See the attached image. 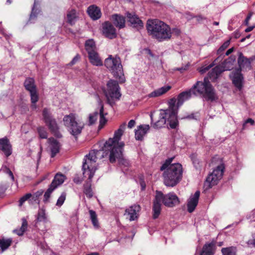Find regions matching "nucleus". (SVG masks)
<instances>
[{
	"label": "nucleus",
	"mask_w": 255,
	"mask_h": 255,
	"mask_svg": "<svg viewBox=\"0 0 255 255\" xmlns=\"http://www.w3.org/2000/svg\"><path fill=\"white\" fill-rule=\"evenodd\" d=\"M126 125V123L122 124L119 129L115 131L114 137L110 138L105 142L102 149H95L102 152L99 156L100 159L108 155L111 163H114L117 160L120 165L124 166L128 165V160L124 158L123 155L125 143L121 141V137L123 134Z\"/></svg>",
	"instance_id": "obj_1"
},
{
	"label": "nucleus",
	"mask_w": 255,
	"mask_h": 255,
	"mask_svg": "<svg viewBox=\"0 0 255 255\" xmlns=\"http://www.w3.org/2000/svg\"><path fill=\"white\" fill-rule=\"evenodd\" d=\"M192 94L201 95L207 101L213 102L218 100V97L216 91L212 84L207 81H197L188 91L181 93L177 97V106L180 107L183 103L191 97Z\"/></svg>",
	"instance_id": "obj_2"
},
{
	"label": "nucleus",
	"mask_w": 255,
	"mask_h": 255,
	"mask_svg": "<svg viewBox=\"0 0 255 255\" xmlns=\"http://www.w3.org/2000/svg\"><path fill=\"white\" fill-rule=\"evenodd\" d=\"M175 98L171 99L168 102V108L167 109L159 110L158 120L153 123V115L150 114L151 126L154 128H159L165 125L169 126L171 128H175L178 125L177 112L179 107L177 106Z\"/></svg>",
	"instance_id": "obj_3"
},
{
	"label": "nucleus",
	"mask_w": 255,
	"mask_h": 255,
	"mask_svg": "<svg viewBox=\"0 0 255 255\" xmlns=\"http://www.w3.org/2000/svg\"><path fill=\"white\" fill-rule=\"evenodd\" d=\"M101 151L92 150L85 156L83 163L82 170L83 176L88 177L89 181L84 185V193L88 198H91L93 193L91 189V181L96 168V160L99 158Z\"/></svg>",
	"instance_id": "obj_4"
},
{
	"label": "nucleus",
	"mask_w": 255,
	"mask_h": 255,
	"mask_svg": "<svg viewBox=\"0 0 255 255\" xmlns=\"http://www.w3.org/2000/svg\"><path fill=\"white\" fill-rule=\"evenodd\" d=\"M173 158L166 160L160 167L163 173L164 184L168 187L176 186L181 180L182 177V167L178 163L171 164Z\"/></svg>",
	"instance_id": "obj_5"
},
{
	"label": "nucleus",
	"mask_w": 255,
	"mask_h": 255,
	"mask_svg": "<svg viewBox=\"0 0 255 255\" xmlns=\"http://www.w3.org/2000/svg\"><path fill=\"white\" fill-rule=\"evenodd\" d=\"M146 29L149 35L159 42L168 40L171 38V30L168 25L157 20H148Z\"/></svg>",
	"instance_id": "obj_6"
},
{
	"label": "nucleus",
	"mask_w": 255,
	"mask_h": 255,
	"mask_svg": "<svg viewBox=\"0 0 255 255\" xmlns=\"http://www.w3.org/2000/svg\"><path fill=\"white\" fill-rule=\"evenodd\" d=\"M179 199L173 192L163 194L161 191H156L153 203V218L156 219L158 217L161 212V203L165 206L173 207L179 204Z\"/></svg>",
	"instance_id": "obj_7"
},
{
	"label": "nucleus",
	"mask_w": 255,
	"mask_h": 255,
	"mask_svg": "<svg viewBox=\"0 0 255 255\" xmlns=\"http://www.w3.org/2000/svg\"><path fill=\"white\" fill-rule=\"evenodd\" d=\"M104 65L120 83L125 82V77L123 72V66L121 59L118 56L109 55V57L105 60Z\"/></svg>",
	"instance_id": "obj_8"
},
{
	"label": "nucleus",
	"mask_w": 255,
	"mask_h": 255,
	"mask_svg": "<svg viewBox=\"0 0 255 255\" xmlns=\"http://www.w3.org/2000/svg\"><path fill=\"white\" fill-rule=\"evenodd\" d=\"M107 88L104 91L108 104L111 106L115 104V100H119L121 97L120 87L118 83L115 80H110L107 84Z\"/></svg>",
	"instance_id": "obj_9"
},
{
	"label": "nucleus",
	"mask_w": 255,
	"mask_h": 255,
	"mask_svg": "<svg viewBox=\"0 0 255 255\" xmlns=\"http://www.w3.org/2000/svg\"><path fill=\"white\" fill-rule=\"evenodd\" d=\"M63 122L68 130L74 136L79 134L84 127L83 123L76 121L75 115L74 114L65 116Z\"/></svg>",
	"instance_id": "obj_10"
},
{
	"label": "nucleus",
	"mask_w": 255,
	"mask_h": 255,
	"mask_svg": "<svg viewBox=\"0 0 255 255\" xmlns=\"http://www.w3.org/2000/svg\"><path fill=\"white\" fill-rule=\"evenodd\" d=\"M224 166L221 164L217 167L212 173L207 177L206 182L204 183V186L206 189H209L217 184L218 181L220 180L223 175Z\"/></svg>",
	"instance_id": "obj_11"
},
{
	"label": "nucleus",
	"mask_w": 255,
	"mask_h": 255,
	"mask_svg": "<svg viewBox=\"0 0 255 255\" xmlns=\"http://www.w3.org/2000/svg\"><path fill=\"white\" fill-rule=\"evenodd\" d=\"M99 103L101 105L100 112L98 113V112H95L92 114H90L89 116L88 124L89 126L94 125L95 124L98 119V118L99 117L100 125L99 128H102L107 122V120L105 117V115L104 113V106L102 104V102L100 100H99Z\"/></svg>",
	"instance_id": "obj_12"
},
{
	"label": "nucleus",
	"mask_w": 255,
	"mask_h": 255,
	"mask_svg": "<svg viewBox=\"0 0 255 255\" xmlns=\"http://www.w3.org/2000/svg\"><path fill=\"white\" fill-rule=\"evenodd\" d=\"M43 119L51 132L56 134L58 127L55 120L52 117L50 110L47 108H44L42 111Z\"/></svg>",
	"instance_id": "obj_13"
},
{
	"label": "nucleus",
	"mask_w": 255,
	"mask_h": 255,
	"mask_svg": "<svg viewBox=\"0 0 255 255\" xmlns=\"http://www.w3.org/2000/svg\"><path fill=\"white\" fill-rule=\"evenodd\" d=\"M102 32L105 36L110 39H113L117 36L116 30L109 21H106L102 24Z\"/></svg>",
	"instance_id": "obj_14"
},
{
	"label": "nucleus",
	"mask_w": 255,
	"mask_h": 255,
	"mask_svg": "<svg viewBox=\"0 0 255 255\" xmlns=\"http://www.w3.org/2000/svg\"><path fill=\"white\" fill-rule=\"evenodd\" d=\"M254 59V57L247 58L245 57L242 53H239V57L238 59V63L240 70L241 69H250L251 68V62Z\"/></svg>",
	"instance_id": "obj_15"
},
{
	"label": "nucleus",
	"mask_w": 255,
	"mask_h": 255,
	"mask_svg": "<svg viewBox=\"0 0 255 255\" xmlns=\"http://www.w3.org/2000/svg\"><path fill=\"white\" fill-rule=\"evenodd\" d=\"M200 192L199 191L195 192L194 195L190 196L187 201V210L189 213L193 212L196 208L199 201Z\"/></svg>",
	"instance_id": "obj_16"
},
{
	"label": "nucleus",
	"mask_w": 255,
	"mask_h": 255,
	"mask_svg": "<svg viewBox=\"0 0 255 255\" xmlns=\"http://www.w3.org/2000/svg\"><path fill=\"white\" fill-rule=\"evenodd\" d=\"M234 85L238 89H241L243 86V76L241 74V70L237 69L230 75Z\"/></svg>",
	"instance_id": "obj_17"
},
{
	"label": "nucleus",
	"mask_w": 255,
	"mask_h": 255,
	"mask_svg": "<svg viewBox=\"0 0 255 255\" xmlns=\"http://www.w3.org/2000/svg\"><path fill=\"white\" fill-rule=\"evenodd\" d=\"M0 150L6 157H8L11 154V145L7 137H5L0 139Z\"/></svg>",
	"instance_id": "obj_18"
},
{
	"label": "nucleus",
	"mask_w": 255,
	"mask_h": 255,
	"mask_svg": "<svg viewBox=\"0 0 255 255\" xmlns=\"http://www.w3.org/2000/svg\"><path fill=\"white\" fill-rule=\"evenodd\" d=\"M127 17L128 21L133 27L138 29L143 27V23L137 15L128 13L127 14Z\"/></svg>",
	"instance_id": "obj_19"
},
{
	"label": "nucleus",
	"mask_w": 255,
	"mask_h": 255,
	"mask_svg": "<svg viewBox=\"0 0 255 255\" xmlns=\"http://www.w3.org/2000/svg\"><path fill=\"white\" fill-rule=\"evenodd\" d=\"M89 16L94 20L99 19L102 15L100 8L95 5L89 6L87 9Z\"/></svg>",
	"instance_id": "obj_20"
},
{
	"label": "nucleus",
	"mask_w": 255,
	"mask_h": 255,
	"mask_svg": "<svg viewBox=\"0 0 255 255\" xmlns=\"http://www.w3.org/2000/svg\"><path fill=\"white\" fill-rule=\"evenodd\" d=\"M149 129L148 125H140L135 129V138L137 140H142L144 136Z\"/></svg>",
	"instance_id": "obj_21"
},
{
	"label": "nucleus",
	"mask_w": 255,
	"mask_h": 255,
	"mask_svg": "<svg viewBox=\"0 0 255 255\" xmlns=\"http://www.w3.org/2000/svg\"><path fill=\"white\" fill-rule=\"evenodd\" d=\"M140 210V207L138 205H133L126 210V214L129 216L130 221H134L138 217V213Z\"/></svg>",
	"instance_id": "obj_22"
},
{
	"label": "nucleus",
	"mask_w": 255,
	"mask_h": 255,
	"mask_svg": "<svg viewBox=\"0 0 255 255\" xmlns=\"http://www.w3.org/2000/svg\"><path fill=\"white\" fill-rule=\"evenodd\" d=\"M236 61V57L235 56H231L228 59H226L221 65L222 70L224 71L231 70L233 69L234 63Z\"/></svg>",
	"instance_id": "obj_23"
},
{
	"label": "nucleus",
	"mask_w": 255,
	"mask_h": 255,
	"mask_svg": "<svg viewBox=\"0 0 255 255\" xmlns=\"http://www.w3.org/2000/svg\"><path fill=\"white\" fill-rule=\"evenodd\" d=\"M88 58L90 63L96 66L103 65V62L97 51L88 53Z\"/></svg>",
	"instance_id": "obj_24"
},
{
	"label": "nucleus",
	"mask_w": 255,
	"mask_h": 255,
	"mask_svg": "<svg viewBox=\"0 0 255 255\" xmlns=\"http://www.w3.org/2000/svg\"><path fill=\"white\" fill-rule=\"evenodd\" d=\"M171 87L170 86H164L162 87L155 90L154 91L148 94L147 95V97L150 98L159 97L168 92L171 89Z\"/></svg>",
	"instance_id": "obj_25"
},
{
	"label": "nucleus",
	"mask_w": 255,
	"mask_h": 255,
	"mask_svg": "<svg viewBox=\"0 0 255 255\" xmlns=\"http://www.w3.org/2000/svg\"><path fill=\"white\" fill-rule=\"evenodd\" d=\"M223 72V71L222 70V68H221V66L219 65L216 66L208 73V77H205V78H207V81L210 83L209 81V79L212 81H214L218 78L219 75Z\"/></svg>",
	"instance_id": "obj_26"
},
{
	"label": "nucleus",
	"mask_w": 255,
	"mask_h": 255,
	"mask_svg": "<svg viewBox=\"0 0 255 255\" xmlns=\"http://www.w3.org/2000/svg\"><path fill=\"white\" fill-rule=\"evenodd\" d=\"M49 141L51 152V156L54 157L59 151L60 144L58 141L53 138H49Z\"/></svg>",
	"instance_id": "obj_27"
},
{
	"label": "nucleus",
	"mask_w": 255,
	"mask_h": 255,
	"mask_svg": "<svg viewBox=\"0 0 255 255\" xmlns=\"http://www.w3.org/2000/svg\"><path fill=\"white\" fill-rule=\"evenodd\" d=\"M215 244L214 242L206 244L200 255H213L215 253Z\"/></svg>",
	"instance_id": "obj_28"
},
{
	"label": "nucleus",
	"mask_w": 255,
	"mask_h": 255,
	"mask_svg": "<svg viewBox=\"0 0 255 255\" xmlns=\"http://www.w3.org/2000/svg\"><path fill=\"white\" fill-rule=\"evenodd\" d=\"M112 19L116 27L119 28H122L125 27V19L124 16L116 14L112 15Z\"/></svg>",
	"instance_id": "obj_29"
},
{
	"label": "nucleus",
	"mask_w": 255,
	"mask_h": 255,
	"mask_svg": "<svg viewBox=\"0 0 255 255\" xmlns=\"http://www.w3.org/2000/svg\"><path fill=\"white\" fill-rule=\"evenodd\" d=\"M65 179V176L62 174L57 173L54 177L50 185L56 188L58 186L61 185Z\"/></svg>",
	"instance_id": "obj_30"
},
{
	"label": "nucleus",
	"mask_w": 255,
	"mask_h": 255,
	"mask_svg": "<svg viewBox=\"0 0 255 255\" xmlns=\"http://www.w3.org/2000/svg\"><path fill=\"white\" fill-rule=\"evenodd\" d=\"M25 89L29 92L36 90L34 79L32 78H26L24 83Z\"/></svg>",
	"instance_id": "obj_31"
},
{
	"label": "nucleus",
	"mask_w": 255,
	"mask_h": 255,
	"mask_svg": "<svg viewBox=\"0 0 255 255\" xmlns=\"http://www.w3.org/2000/svg\"><path fill=\"white\" fill-rule=\"evenodd\" d=\"M67 22L71 25L75 24L77 19L76 12L75 9L68 11L67 13Z\"/></svg>",
	"instance_id": "obj_32"
},
{
	"label": "nucleus",
	"mask_w": 255,
	"mask_h": 255,
	"mask_svg": "<svg viewBox=\"0 0 255 255\" xmlns=\"http://www.w3.org/2000/svg\"><path fill=\"white\" fill-rule=\"evenodd\" d=\"M85 48L88 54L97 51L95 43L93 39H89L86 41Z\"/></svg>",
	"instance_id": "obj_33"
},
{
	"label": "nucleus",
	"mask_w": 255,
	"mask_h": 255,
	"mask_svg": "<svg viewBox=\"0 0 255 255\" xmlns=\"http://www.w3.org/2000/svg\"><path fill=\"white\" fill-rule=\"evenodd\" d=\"M12 240L11 239H0V248L1 252L6 250L11 244Z\"/></svg>",
	"instance_id": "obj_34"
},
{
	"label": "nucleus",
	"mask_w": 255,
	"mask_h": 255,
	"mask_svg": "<svg viewBox=\"0 0 255 255\" xmlns=\"http://www.w3.org/2000/svg\"><path fill=\"white\" fill-rule=\"evenodd\" d=\"M27 222L24 218L22 219V225L20 229H15L13 232L19 236H22L27 228Z\"/></svg>",
	"instance_id": "obj_35"
},
{
	"label": "nucleus",
	"mask_w": 255,
	"mask_h": 255,
	"mask_svg": "<svg viewBox=\"0 0 255 255\" xmlns=\"http://www.w3.org/2000/svg\"><path fill=\"white\" fill-rule=\"evenodd\" d=\"M30 95V100L31 102V107L32 109H36V103L38 101L39 97L38 94L37 93V90L32 91L29 92Z\"/></svg>",
	"instance_id": "obj_36"
},
{
	"label": "nucleus",
	"mask_w": 255,
	"mask_h": 255,
	"mask_svg": "<svg viewBox=\"0 0 255 255\" xmlns=\"http://www.w3.org/2000/svg\"><path fill=\"white\" fill-rule=\"evenodd\" d=\"M46 220L45 210L43 208L39 209L37 214V220L39 222H46Z\"/></svg>",
	"instance_id": "obj_37"
},
{
	"label": "nucleus",
	"mask_w": 255,
	"mask_h": 255,
	"mask_svg": "<svg viewBox=\"0 0 255 255\" xmlns=\"http://www.w3.org/2000/svg\"><path fill=\"white\" fill-rule=\"evenodd\" d=\"M89 213L90 215V219L93 226L96 228L99 227V222L96 212L92 210H89Z\"/></svg>",
	"instance_id": "obj_38"
},
{
	"label": "nucleus",
	"mask_w": 255,
	"mask_h": 255,
	"mask_svg": "<svg viewBox=\"0 0 255 255\" xmlns=\"http://www.w3.org/2000/svg\"><path fill=\"white\" fill-rule=\"evenodd\" d=\"M223 255H236V248L233 247L222 249Z\"/></svg>",
	"instance_id": "obj_39"
},
{
	"label": "nucleus",
	"mask_w": 255,
	"mask_h": 255,
	"mask_svg": "<svg viewBox=\"0 0 255 255\" xmlns=\"http://www.w3.org/2000/svg\"><path fill=\"white\" fill-rule=\"evenodd\" d=\"M35 2H34V3L33 4V6L32 8L31 12L30 17H29L30 21H31L33 19H35L37 17V14L39 12V10L38 9H35Z\"/></svg>",
	"instance_id": "obj_40"
},
{
	"label": "nucleus",
	"mask_w": 255,
	"mask_h": 255,
	"mask_svg": "<svg viewBox=\"0 0 255 255\" xmlns=\"http://www.w3.org/2000/svg\"><path fill=\"white\" fill-rule=\"evenodd\" d=\"M220 56L218 57L217 58H216L215 60V61L212 64H211L209 66H207L206 67H202L200 72L201 73H204L206 72V71H207L209 69H210L211 68L213 67L216 64V61H218V60L220 59Z\"/></svg>",
	"instance_id": "obj_41"
},
{
	"label": "nucleus",
	"mask_w": 255,
	"mask_h": 255,
	"mask_svg": "<svg viewBox=\"0 0 255 255\" xmlns=\"http://www.w3.org/2000/svg\"><path fill=\"white\" fill-rule=\"evenodd\" d=\"M38 132L40 138H46L47 137V133L44 128H38Z\"/></svg>",
	"instance_id": "obj_42"
},
{
	"label": "nucleus",
	"mask_w": 255,
	"mask_h": 255,
	"mask_svg": "<svg viewBox=\"0 0 255 255\" xmlns=\"http://www.w3.org/2000/svg\"><path fill=\"white\" fill-rule=\"evenodd\" d=\"M66 194L63 192L57 200L56 205L61 206L64 202L66 199Z\"/></svg>",
	"instance_id": "obj_43"
},
{
	"label": "nucleus",
	"mask_w": 255,
	"mask_h": 255,
	"mask_svg": "<svg viewBox=\"0 0 255 255\" xmlns=\"http://www.w3.org/2000/svg\"><path fill=\"white\" fill-rule=\"evenodd\" d=\"M54 189H55V188H54V187L50 185L49 188L47 190V191L45 192V193L44 195V200H47L49 199V198L50 196L51 193L53 192V191Z\"/></svg>",
	"instance_id": "obj_44"
},
{
	"label": "nucleus",
	"mask_w": 255,
	"mask_h": 255,
	"mask_svg": "<svg viewBox=\"0 0 255 255\" xmlns=\"http://www.w3.org/2000/svg\"><path fill=\"white\" fill-rule=\"evenodd\" d=\"M32 196V194L31 193H27L23 196H22L19 201V206H21L22 205L23 203L27 200L28 199H29L30 197Z\"/></svg>",
	"instance_id": "obj_45"
},
{
	"label": "nucleus",
	"mask_w": 255,
	"mask_h": 255,
	"mask_svg": "<svg viewBox=\"0 0 255 255\" xmlns=\"http://www.w3.org/2000/svg\"><path fill=\"white\" fill-rule=\"evenodd\" d=\"M230 44V40H227L225 41L222 46L219 48L218 50V54H220L223 51H224L225 49H226L229 45Z\"/></svg>",
	"instance_id": "obj_46"
},
{
	"label": "nucleus",
	"mask_w": 255,
	"mask_h": 255,
	"mask_svg": "<svg viewBox=\"0 0 255 255\" xmlns=\"http://www.w3.org/2000/svg\"><path fill=\"white\" fill-rule=\"evenodd\" d=\"M2 169L4 173H6V174H8V175L10 177V178H11V180H12V181H14V176H13V175L12 172H11V171L9 169V168H8V167H7L5 166V167H3Z\"/></svg>",
	"instance_id": "obj_47"
},
{
	"label": "nucleus",
	"mask_w": 255,
	"mask_h": 255,
	"mask_svg": "<svg viewBox=\"0 0 255 255\" xmlns=\"http://www.w3.org/2000/svg\"><path fill=\"white\" fill-rule=\"evenodd\" d=\"M79 59L80 56L79 55H77L73 58L72 61L68 64V65L72 66L75 64L77 63V62L79 60Z\"/></svg>",
	"instance_id": "obj_48"
},
{
	"label": "nucleus",
	"mask_w": 255,
	"mask_h": 255,
	"mask_svg": "<svg viewBox=\"0 0 255 255\" xmlns=\"http://www.w3.org/2000/svg\"><path fill=\"white\" fill-rule=\"evenodd\" d=\"M189 67V64H186L185 66H182L180 68H176L175 70L177 71H179L181 73L183 72L184 71L187 70L188 68Z\"/></svg>",
	"instance_id": "obj_49"
},
{
	"label": "nucleus",
	"mask_w": 255,
	"mask_h": 255,
	"mask_svg": "<svg viewBox=\"0 0 255 255\" xmlns=\"http://www.w3.org/2000/svg\"><path fill=\"white\" fill-rule=\"evenodd\" d=\"M171 34H173L176 36L179 35L181 33L180 30L177 28H174L172 30L171 29Z\"/></svg>",
	"instance_id": "obj_50"
},
{
	"label": "nucleus",
	"mask_w": 255,
	"mask_h": 255,
	"mask_svg": "<svg viewBox=\"0 0 255 255\" xmlns=\"http://www.w3.org/2000/svg\"><path fill=\"white\" fill-rule=\"evenodd\" d=\"M255 218V209L252 211L249 214L247 215V218L249 219H253Z\"/></svg>",
	"instance_id": "obj_51"
},
{
	"label": "nucleus",
	"mask_w": 255,
	"mask_h": 255,
	"mask_svg": "<svg viewBox=\"0 0 255 255\" xmlns=\"http://www.w3.org/2000/svg\"><path fill=\"white\" fill-rule=\"evenodd\" d=\"M135 125V121L134 120H131L128 123V127L129 128H132Z\"/></svg>",
	"instance_id": "obj_52"
},
{
	"label": "nucleus",
	"mask_w": 255,
	"mask_h": 255,
	"mask_svg": "<svg viewBox=\"0 0 255 255\" xmlns=\"http://www.w3.org/2000/svg\"><path fill=\"white\" fill-rule=\"evenodd\" d=\"M252 14H253L252 12H251L247 16V17L245 20V23L246 25H248L249 24V21L251 19L252 16Z\"/></svg>",
	"instance_id": "obj_53"
},
{
	"label": "nucleus",
	"mask_w": 255,
	"mask_h": 255,
	"mask_svg": "<svg viewBox=\"0 0 255 255\" xmlns=\"http://www.w3.org/2000/svg\"><path fill=\"white\" fill-rule=\"evenodd\" d=\"M248 123H250L252 125H253L254 124V121L250 118L247 119L245 123L243 124V128H245L246 125Z\"/></svg>",
	"instance_id": "obj_54"
},
{
	"label": "nucleus",
	"mask_w": 255,
	"mask_h": 255,
	"mask_svg": "<svg viewBox=\"0 0 255 255\" xmlns=\"http://www.w3.org/2000/svg\"><path fill=\"white\" fill-rule=\"evenodd\" d=\"M73 181L76 184H80L82 182V180L81 179V178L77 176H75L74 178Z\"/></svg>",
	"instance_id": "obj_55"
},
{
	"label": "nucleus",
	"mask_w": 255,
	"mask_h": 255,
	"mask_svg": "<svg viewBox=\"0 0 255 255\" xmlns=\"http://www.w3.org/2000/svg\"><path fill=\"white\" fill-rule=\"evenodd\" d=\"M233 50H234V48H230L226 52V55H227V56L229 55V54H230L231 53L233 52Z\"/></svg>",
	"instance_id": "obj_56"
},
{
	"label": "nucleus",
	"mask_w": 255,
	"mask_h": 255,
	"mask_svg": "<svg viewBox=\"0 0 255 255\" xmlns=\"http://www.w3.org/2000/svg\"><path fill=\"white\" fill-rule=\"evenodd\" d=\"M140 186L141 187V190H144L145 188L146 185H145V182L143 181H141Z\"/></svg>",
	"instance_id": "obj_57"
},
{
	"label": "nucleus",
	"mask_w": 255,
	"mask_h": 255,
	"mask_svg": "<svg viewBox=\"0 0 255 255\" xmlns=\"http://www.w3.org/2000/svg\"><path fill=\"white\" fill-rule=\"evenodd\" d=\"M254 26H249L245 29V31L247 32L251 31L254 29Z\"/></svg>",
	"instance_id": "obj_58"
},
{
	"label": "nucleus",
	"mask_w": 255,
	"mask_h": 255,
	"mask_svg": "<svg viewBox=\"0 0 255 255\" xmlns=\"http://www.w3.org/2000/svg\"><path fill=\"white\" fill-rule=\"evenodd\" d=\"M185 118L188 119H194V114H192L191 115H188V116H186Z\"/></svg>",
	"instance_id": "obj_59"
},
{
	"label": "nucleus",
	"mask_w": 255,
	"mask_h": 255,
	"mask_svg": "<svg viewBox=\"0 0 255 255\" xmlns=\"http://www.w3.org/2000/svg\"><path fill=\"white\" fill-rule=\"evenodd\" d=\"M42 192H39V191H38V192H37L36 193H35V194L34 195V196H35V197L36 198V197H38V196H40V195L42 194Z\"/></svg>",
	"instance_id": "obj_60"
},
{
	"label": "nucleus",
	"mask_w": 255,
	"mask_h": 255,
	"mask_svg": "<svg viewBox=\"0 0 255 255\" xmlns=\"http://www.w3.org/2000/svg\"><path fill=\"white\" fill-rule=\"evenodd\" d=\"M41 151L40 150L38 153V160H39L41 158Z\"/></svg>",
	"instance_id": "obj_61"
},
{
	"label": "nucleus",
	"mask_w": 255,
	"mask_h": 255,
	"mask_svg": "<svg viewBox=\"0 0 255 255\" xmlns=\"http://www.w3.org/2000/svg\"><path fill=\"white\" fill-rule=\"evenodd\" d=\"M219 22H217V21H215L213 23V24L215 25H219Z\"/></svg>",
	"instance_id": "obj_62"
},
{
	"label": "nucleus",
	"mask_w": 255,
	"mask_h": 255,
	"mask_svg": "<svg viewBox=\"0 0 255 255\" xmlns=\"http://www.w3.org/2000/svg\"><path fill=\"white\" fill-rule=\"evenodd\" d=\"M223 244V242H219L218 243V246H222Z\"/></svg>",
	"instance_id": "obj_63"
},
{
	"label": "nucleus",
	"mask_w": 255,
	"mask_h": 255,
	"mask_svg": "<svg viewBox=\"0 0 255 255\" xmlns=\"http://www.w3.org/2000/svg\"><path fill=\"white\" fill-rule=\"evenodd\" d=\"M7 3L10 4L11 3V1L10 0H7Z\"/></svg>",
	"instance_id": "obj_64"
}]
</instances>
